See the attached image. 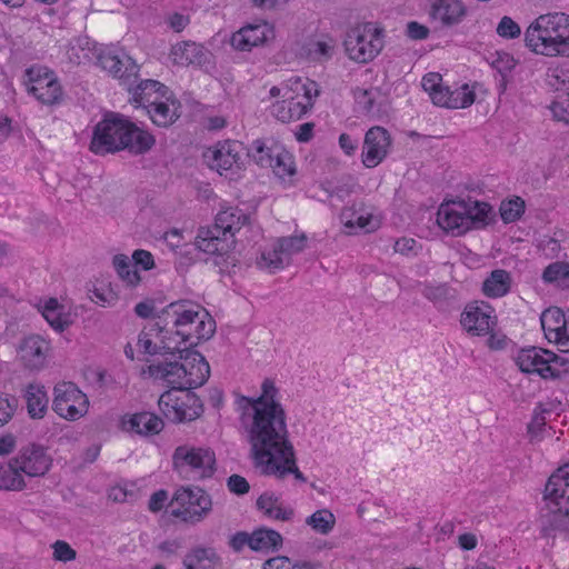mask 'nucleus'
I'll list each match as a JSON object with an SVG mask.
<instances>
[{
	"mask_svg": "<svg viewBox=\"0 0 569 569\" xmlns=\"http://www.w3.org/2000/svg\"><path fill=\"white\" fill-rule=\"evenodd\" d=\"M278 389L270 379H264L259 397L236 396L240 422L250 445V456L260 468L274 457H281L292 446L287 429V416L278 401Z\"/></svg>",
	"mask_w": 569,
	"mask_h": 569,
	"instance_id": "f257e3e1",
	"label": "nucleus"
},
{
	"mask_svg": "<svg viewBox=\"0 0 569 569\" xmlns=\"http://www.w3.org/2000/svg\"><path fill=\"white\" fill-rule=\"evenodd\" d=\"M157 333L173 332L181 342L209 340L216 332V321L201 306L188 300L171 302L158 315Z\"/></svg>",
	"mask_w": 569,
	"mask_h": 569,
	"instance_id": "f03ea898",
	"label": "nucleus"
},
{
	"mask_svg": "<svg viewBox=\"0 0 569 569\" xmlns=\"http://www.w3.org/2000/svg\"><path fill=\"white\" fill-rule=\"evenodd\" d=\"M174 358L148 366L144 373L154 380L171 386L174 390H189L201 387L210 376V366L197 350L178 345Z\"/></svg>",
	"mask_w": 569,
	"mask_h": 569,
	"instance_id": "7ed1b4c3",
	"label": "nucleus"
},
{
	"mask_svg": "<svg viewBox=\"0 0 569 569\" xmlns=\"http://www.w3.org/2000/svg\"><path fill=\"white\" fill-rule=\"evenodd\" d=\"M559 468L548 479L543 491V506L538 517L542 537L558 536L569 539V470Z\"/></svg>",
	"mask_w": 569,
	"mask_h": 569,
	"instance_id": "20e7f679",
	"label": "nucleus"
},
{
	"mask_svg": "<svg viewBox=\"0 0 569 569\" xmlns=\"http://www.w3.org/2000/svg\"><path fill=\"white\" fill-rule=\"evenodd\" d=\"M523 40L536 54L569 57V16L563 12L539 16L526 29Z\"/></svg>",
	"mask_w": 569,
	"mask_h": 569,
	"instance_id": "39448f33",
	"label": "nucleus"
},
{
	"mask_svg": "<svg viewBox=\"0 0 569 569\" xmlns=\"http://www.w3.org/2000/svg\"><path fill=\"white\" fill-rule=\"evenodd\" d=\"M248 220L249 217L239 208L220 211L213 226L199 229L194 244L204 253L223 256L233 247L234 233L248 223Z\"/></svg>",
	"mask_w": 569,
	"mask_h": 569,
	"instance_id": "423d86ee",
	"label": "nucleus"
},
{
	"mask_svg": "<svg viewBox=\"0 0 569 569\" xmlns=\"http://www.w3.org/2000/svg\"><path fill=\"white\" fill-rule=\"evenodd\" d=\"M170 515L181 521L196 525L203 521L212 509V499L199 487H181L170 503Z\"/></svg>",
	"mask_w": 569,
	"mask_h": 569,
	"instance_id": "0eeeda50",
	"label": "nucleus"
},
{
	"mask_svg": "<svg viewBox=\"0 0 569 569\" xmlns=\"http://www.w3.org/2000/svg\"><path fill=\"white\" fill-rule=\"evenodd\" d=\"M173 469L188 479H206L216 471V455L210 448L179 446L172 455Z\"/></svg>",
	"mask_w": 569,
	"mask_h": 569,
	"instance_id": "6e6552de",
	"label": "nucleus"
},
{
	"mask_svg": "<svg viewBox=\"0 0 569 569\" xmlns=\"http://www.w3.org/2000/svg\"><path fill=\"white\" fill-rule=\"evenodd\" d=\"M385 46L383 30L367 22L350 29L345 39L348 57L359 63L372 61Z\"/></svg>",
	"mask_w": 569,
	"mask_h": 569,
	"instance_id": "1a4fd4ad",
	"label": "nucleus"
},
{
	"mask_svg": "<svg viewBox=\"0 0 569 569\" xmlns=\"http://www.w3.org/2000/svg\"><path fill=\"white\" fill-rule=\"evenodd\" d=\"M53 411L61 418L76 421L87 415L89 399L73 382H60L53 389Z\"/></svg>",
	"mask_w": 569,
	"mask_h": 569,
	"instance_id": "9d476101",
	"label": "nucleus"
},
{
	"mask_svg": "<svg viewBox=\"0 0 569 569\" xmlns=\"http://www.w3.org/2000/svg\"><path fill=\"white\" fill-rule=\"evenodd\" d=\"M126 119L119 114H108L93 129L90 150L100 156L121 150Z\"/></svg>",
	"mask_w": 569,
	"mask_h": 569,
	"instance_id": "9b49d317",
	"label": "nucleus"
},
{
	"mask_svg": "<svg viewBox=\"0 0 569 569\" xmlns=\"http://www.w3.org/2000/svg\"><path fill=\"white\" fill-rule=\"evenodd\" d=\"M27 91L44 104L58 103L62 97L61 86L54 73L44 67L33 66L26 70Z\"/></svg>",
	"mask_w": 569,
	"mask_h": 569,
	"instance_id": "f8f14e48",
	"label": "nucleus"
},
{
	"mask_svg": "<svg viewBox=\"0 0 569 569\" xmlns=\"http://www.w3.org/2000/svg\"><path fill=\"white\" fill-rule=\"evenodd\" d=\"M392 139L387 129L380 126L370 128L363 139L361 161L366 168H376L388 156Z\"/></svg>",
	"mask_w": 569,
	"mask_h": 569,
	"instance_id": "ddd939ff",
	"label": "nucleus"
},
{
	"mask_svg": "<svg viewBox=\"0 0 569 569\" xmlns=\"http://www.w3.org/2000/svg\"><path fill=\"white\" fill-rule=\"evenodd\" d=\"M460 325L471 336H486L493 330L496 316L492 308L485 302H471L465 307Z\"/></svg>",
	"mask_w": 569,
	"mask_h": 569,
	"instance_id": "4468645a",
	"label": "nucleus"
},
{
	"mask_svg": "<svg viewBox=\"0 0 569 569\" xmlns=\"http://www.w3.org/2000/svg\"><path fill=\"white\" fill-rule=\"evenodd\" d=\"M52 465L51 457L47 453V449L38 443H29L22 447L18 455L13 458V466L29 476H44Z\"/></svg>",
	"mask_w": 569,
	"mask_h": 569,
	"instance_id": "2eb2a0df",
	"label": "nucleus"
},
{
	"mask_svg": "<svg viewBox=\"0 0 569 569\" xmlns=\"http://www.w3.org/2000/svg\"><path fill=\"white\" fill-rule=\"evenodd\" d=\"M98 63L104 71L128 87V90H131L132 84L137 82L139 66L128 56L120 58L110 50H102L98 54Z\"/></svg>",
	"mask_w": 569,
	"mask_h": 569,
	"instance_id": "dca6fc26",
	"label": "nucleus"
},
{
	"mask_svg": "<svg viewBox=\"0 0 569 569\" xmlns=\"http://www.w3.org/2000/svg\"><path fill=\"white\" fill-rule=\"evenodd\" d=\"M319 94L318 86L313 81L302 82L297 79L293 88L287 89L283 93L287 107H290V114L293 120L300 119L313 106L315 98Z\"/></svg>",
	"mask_w": 569,
	"mask_h": 569,
	"instance_id": "f3484780",
	"label": "nucleus"
},
{
	"mask_svg": "<svg viewBox=\"0 0 569 569\" xmlns=\"http://www.w3.org/2000/svg\"><path fill=\"white\" fill-rule=\"evenodd\" d=\"M465 202L452 200L440 204L437 212V223L446 232L461 236L468 231Z\"/></svg>",
	"mask_w": 569,
	"mask_h": 569,
	"instance_id": "a211bd4d",
	"label": "nucleus"
},
{
	"mask_svg": "<svg viewBox=\"0 0 569 569\" xmlns=\"http://www.w3.org/2000/svg\"><path fill=\"white\" fill-rule=\"evenodd\" d=\"M274 38L273 27L261 21L254 24H248L234 32L231 37V46L240 51H249L251 48L263 44Z\"/></svg>",
	"mask_w": 569,
	"mask_h": 569,
	"instance_id": "6ab92c4d",
	"label": "nucleus"
},
{
	"mask_svg": "<svg viewBox=\"0 0 569 569\" xmlns=\"http://www.w3.org/2000/svg\"><path fill=\"white\" fill-rule=\"evenodd\" d=\"M242 144L238 141L219 142L213 149L206 153L210 168L216 169L220 174L233 167L240 168Z\"/></svg>",
	"mask_w": 569,
	"mask_h": 569,
	"instance_id": "aec40b11",
	"label": "nucleus"
},
{
	"mask_svg": "<svg viewBox=\"0 0 569 569\" xmlns=\"http://www.w3.org/2000/svg\"><path fill=\"white\" fill-rule=\"evenodd\" d=\"M50 346L40 336L32 335L19 345L18 355L26 368L40 370L44 367Z\"/></svg>",
	"mask_w": 569,
	"mask_h": 569,
	"instance_id": "412c9836",
	"label": "nucleus"
},
{
	"mask_svg": "<svg viewBox=\"0 0 569 569\" xmlns=\"http://www.w3.org/2000/svg\"><path fill=\"white\" fill-rule=\"evenodd\" d=\"M546 349L530 347L521 349L517 357L516 363L522 372L537 373L542 378H549L555 370V366L548 362V356L543 353Z\"/></svg>",
	"mask_w": 569,
	"mask_h": 569,
	"instance_id": "4be33fe9",
	"label": "nucleus"
},
{
	"mask_svg": "<svg viewBox=\"0 0 569 569\" xmlns=\"http://www.w3.org/2000/svg\"><path fill=\"white\" fill-rule=\"evenodd\" d=\"M467 13L460 0H436L430 9V18L442 27H452L462 21Z\"/></svg>",
	"mask_w": 569,
	"mask_h": 569,
	"instance_id": "5701e85b",
	"label": "nucleus"
},
{
	"mask_svg": "<svg viewBox=\"0 0 569 569\" xmlns=\"http://www.w3.org/2000/svg\"><path fill=\"white\" fill-rule=\"evenodd\" d=\"M164 417L171 422L191 421L198 417V411L190 408L187 402L172 391L163 392L158 401Z\"/></svg>",
	"mask_w": 569,
	"mask_h": 569,
	"instance_id": "b1692460",
	"label": "nucleus"
},
{
	"mask_svg": "<svg viewBox=\"0 0 569 569\" xmlns=\"http://www.w3.org/2000/svg\"><path fill=\"white\" fill-rule=\"evenodd\" d=\"M121 150H128L133 154L148 152L156 143L154 137L148 131L137 127L126 119L124 132H122Z\"/></svg>",
	"mask_w": 569,
	"mask_h": 569,
	"instance_id": "393cba45",
	"label": "nucleus"
},
{
	"mask_svg": "<svg viewBox=\"0 0 569 569\" xmlns=\"http://www.w3.org/2000/svg\"><path fill=\"white\" fill-rule=\"evenodd\" d=\"M169 58L177 66H201L206 62L207 52L201 44L181 41L171 47Z\"/></svg>",
	"mask_w": 569,
	"mask_h": 569,
	"instance_id": "a878e982",
	"label": "nucleus"
},
{
	"mask_svg": "<svg viewBox=\"0 0 569 569\" xmlns=\"http://www.w3.org/2000/svg\"><path fill=\"white\" fill-rule=\"evenodd\" d=\"M281 457H274L272 461L264 463L260 467L262 473L277 476L283 478L288 473H292L295 478L301 482H306L307 479L296 465V456L293 446L289 450H284L280 453Z\"/></svg>",
	"mask_w": 569,
	"mask_h": 569,
	"instance_id": "bb28decb",
	"label": "nucleus"
},
{
	"mask_svg": "<svg viewBox=\"0 0 569 569\" xmlns=\"http://www.w3.org/2000/svg\"><path fill=\"white\" fill-rule=\"evenodd\" d=\"M132 91V103L144 110L154 104L157 100L166 98L167 88L156 80L140 81Z\"/></svg>",
	"mask_w": 569,
	"mask_h": 569,
	"instance_id": "cd10ccee",
	"label": "nucleus"
},
{
	"mask_svg": "<svg viewBox=\"0 0 569 569\" xmlns=\"http://www.w3.org/2000/svg\"><path fill=\"white\" fill-rule=\"evenodd\" d=\"M184 569H217L221 559L211 547H194L183 558Z\"/></svg>",
	"mask_w": 569,
	"mask_h": 569,
	"instance_id": "c85d7f7f",
	"label": "nucleus"
},
{
	"mask_svg": "<svg viewBox=\"0 0 569 569\" xmlns=\"http://www.w3.org/2000/svg\"><path fill=\"white\" fill-rule=\"evenodd\" d=\"M540 321L546 335L553 333L556 341L561 346V341L569 332V316L566 317L559 308L555 307L545 310Z\"/></svg>",
	"mask_w": 569,
	"mask_h": 569,
	"instance_id": "c756f323",
	"label": "nucleus"
},
{
	"mask_svg": "<svg viewBox=\"0 0 569 569\" xmlns=\"http://www.w3.org/2000/svg\"><path fill=\"white\" fill-rule=\"evenodd\" d=\"M156 326L150 329V331L154 330ZM137 346L141 352L144 355L156 356L161 355L166 356V358H174L176 349H178V345L171 343V338H167L166 336H161L160 343H156L152 340V333L141 331L138 336Z\"/></svg>",
	"mask_w": 569,
	"mask_h": 569,
	"instance_id": "7c9ffc66",
	"label": "nucleus"
},
{
	"mask_svg": "<svg viewBox=\"0 0 569 569\" xmlns=\"http://www.w3.org/2000/svg\"><path fill=\"white\" fill-rule=\"evenodd\" d=\"M123 426L138 435H157L163 428V421L151 412H140L131 416L128 421H123Z\"/></svg>",
	"mask_w": 569,
	"mask_h": 569,
	"instance_id": "2f4dec72",
	"label": "nucleus"
},
{
	"mask_svg": "<svg viewBox=\"0 0 569 569\" xmlns=\"http://www.w3.org/2000/svg\"><path fill=\"white\" fill-rule=\"evenodd\" d=\"M511 283L512 279L507 270L496 269L482 282V292L488 298H500L510 291Z\"/></svg>",
	"mask_w": 569,
	"mask_h": 569,
	"instance_id": "473e14b6",
	"label": "nucleus"
},
{
	"mask_svg": "<svg viewBox=\"0 0 569 569\" xmlns=\"http://www.w3.org/2000/svg\"><path fill=\"white\" fill-rule=\"evenodd\" d=\"M257 508L272 519L289 521L293 517V509L282 506L279 497L272 492H264L257 499Z\"/></svg>",
	"mask_w": 569,
	"mask_h": 569,
	"instance_id": "72a5a7b5",
	"label": "nucleus"
},
{
	"mask_svg": "<svg viewBox=\"0 0 569 569\" xmlns=\"http://www.w3.org/2000/svg\"><path fill=\"white\" fill-rule=\"evenodd\" d=\"M151 121L158 127H169L178 118V104L174 101L169 103V100L159 99L154 104L146 109Z\"/></svg>",
	"mask_w": 569,
	"mask_h": 569,
	"instance_id": "f704fd0d",
	"label": "nucleus"
},
{
	"mask_svg": "<svg viewBox=\"0 0 569 569\" xmlns=\"http://www.w3.org/2000/svg\"><path fill=\"white\" fill-rule=\"evenodd\" d=\"M282 536L272 529L259 528L252 532L251 550L269 552L278 550L282 546Z\"/></svg>",
	"mask_w": 569,
	"mask_h": 569,
	"instance_id": "c9c22d12",
	"label": "nucleus"
},
{
	"mask_svg": "<svg viewBox=\"0 0 569 569\" xmlns=\"http://www.w3.org/2000/svg\"><path fill=\"white\" fill-rule=\"evenodd\" d=\"M28 413L33 419L44 416L48 408V397L43 387L29 385L26 391Z\"/></svg>",
	"mask_w": 569,
	"mask_h": 569,
	"instance_id": "e433bc0d",
	"label": "nucleus"
},
{
	"mask_svg": "<svg viewBox=\"0 0 569 569\" xmlns=\"http://www.w3.org/2000/svg\"><path fill=\"white\" fill-rule=\"evenodd\" d=\"M546 80L548 86L559 93L558 98L569 112V70L563 68L549 70Z\"/></svg>",
	"mask_w": 569,
	"mask_h": 569,
	"instance_id": "4c0bfd02",
	"label": "nucleus"
},
{
	"mask_svg": "<svg viewBox=\"0 0 569 569\" xmlns=\"http://www.w3.org/2000/svg\"><path fill=\"white\" fill-rule=\"evenodd\" d=\"M460 201L465 202V217L467 218L468 230L486 224V220L491 210V207L487 202L472 200L471 198L461 199Z\"/></svg>",
	"mask_w": 569,
	"mask_h": 569,
	"instance_id": "58836bf2",
	"label": "nucleus"
},
{
	"mask_svg": "<svg viewBox=\"0 0 569 569\" xmlns=\"http://www.w3.org/2000/svg\"><path fill=\"white\" fill-rule=\"evenodd\" d=\"M21 469L13 466V458L7 465H0V490L21 491L26 488V481Z\"/></svg>",
	"mask_w": 569,
	"mask_h": 569,
	"instance_id": "ea45409f",
	"label": "nucleus"
},
{
	"mask_svg": "<svg viewBox=\"0 0 569 569\" xmlns=\"http://www.w3.org/2000/svg\"><path fill=\"white\" fill-rule=\"evenodd\" d=\"M341 220L346 228H358L365 232L375 231L379 226L378 221L372 217V214H360L352 208H347L342 211Z\"/></svg>",
	"mask_w": 569,
	"mask_h": 569,
	"instance_id": "a19ab883",
	"label": "nucleus"
},
{
	"mask_svg": "<svg viewBox=\"0 0 569 569\" xmlns=\"http://www.w3.org/2000/svg\"><path fill=\"white\" fill-rule=\"evenodd\" d=\"M542 279L547 283H552L559 288H569V263L553 262L550 263L542 272Z\"/></svg>",
	"mask_w": 569,
	"mask_h": 569,
	"instance_id": "79ce46f5",
	"label": "nucleus"
},
{
	"mask_svg": "<svg viewBox=\"0 0 569 569\" xmlns=\"http://www.w3.org/2000/svg\"><path fill=\"white\" fill-rule=\"evenodd\" d=\"M282 146L273 143L268 147L263 142L257 140L253 142L252 148L249 150L248 154L253 159V161L262 167L269 168L274 160V154L281 149Z\"/></svg>",
	"mask_w": 569,
	"mask_h": 569,
	"instance_id": "37998d69",
	"label": "nucleus"
},
{
	"mask_svg": "<svg viewBox=\"0 0 569 569\" xmlns=\"http://www.w3.org/2000/svg\"><path fill=\"white\" fill-rule=\"evenodd\" d=\"M336 51V41L331 37H322L309 44L308 56L311 60L323 62L330 60Z\"/></svg>",
	"mask_w": 569,
	"mask_h": 569,
	"instance_id": "c03bdc74",
	"label": "nucleus"
},
{
	"mask_svg": "<svg viewBox=\"0 0 569 569\" xmlns=\"http://www.w3.org/2000/svg\"><path fill=\"white\" fill-rule=\"evenodd\" d=\"M112 263L118 276L127 282V284L134 287L141 281L140 274L136 270L134 264L131 263L130 259L126 254H116Z\"/></svg>",
	"mask_w": 569,
	"mask_h": 569,
	"instance_id": "a18cd8bd",
	"label": "nucleus"
},
{
	"mask_svg": "<svg viewBox=\"0 0 569 569\" xmlns=\"http://www.w3.org/2000/svg\"><path fill=\"white\" fill-rule=\"evenodd\" d=\"M306 523L320 535H328L332 531L336 517L328 509H321L313 512L306 519Z\"/></svg>",
	"mask_w": 569,
	"mask_h": 569,
	"instance_id": "49530a36",
	"label": "nucleus"
},
{
	"mask_svg": "<svg viewBox=\"0 0 569 569\" xmlns=\"http://www.w3.org/2000/svg\"><path fill=\"white\" fill-rule=\"evenodd\" d=\"M273 163L269 167L272 172L279 178L284 180L287 177H292L296 173L293 157L283 147L279 153L274 154Z\"/></svg>",
	"mask_w": 569,
	"mask_h": 569,
	"instance_id": "de8ad7c7",
	"label": "nucleus"
},
{
	"mask_svg": "<svg viewBox=\"0 0 569 569\" xmlns=\"http://www.w3.org/2000/svg\"><path fill=\"white\" fill-rule=\"evenodd\" d=\"M422 295L426 299L435 305H442L447 301L455 300L457 291L447 283L440 284H425Z\"/></svg>",
	"mask_w": 569,
	"mask_h": 569,
	"instance_id": "09e8293b",
	"label": "nucleus"
},
{
	"mask_svg": "<svg viewBox=\"0 0 569 569\" xmlns=\"http://www.w3.org/2000/svg\"><path fill=\"white\" fill-rule=\"evenodd\" d=\"M288 263V259L280 252L277 244L271 250L262 252L257 261L260 269L268 270L271 273L282 269Z\"/></svg>",
	"mask_w": 569,
	"mask_h": 569,
	"instance_id": "8fccbe9b",
	"label": "nucleus"
},
{
	"mask_svg": "<svg viewBox=\"0 0 569 569\" xmlns=\"http://www.w3.org/2000/svg\"><path fill=\"white\" fill-rule=\"evenodd\" d=\"M61 307L56 299H50L43 307L42 316L57 331H63L69 322L62 317Z\"/></svg>",
	"mask_w": 569,
	"mask_h": 569,
	"instance_id": "3c124183",
	"label": "nucleus"
},
{
	"mask_svg": "<svg viewBox=\"0 0 569 569\" xmlns=\"http://www.w3.org/2000/svg\"><path fill=\"white\" fill-rule=\"evenodd\" d=\"M307 242L306 234L300 236H291V237H282L277 240V246L280 249V252L288 259V262H290V257L292 254L301 252Z\"/></svg>",
	"mask_w": 569,
	"mask_h": 569,
	"instance_id": "603ef678",
	"label": "nucleus"
},
{
	"mask_svg": "<svg viewBox=\"0 0 569 569\" xmlns=\"http://www.w3.org/2000/svg\"><path fill=\"white\" fill-rule=\"evenodd\" d=\"M448 97L449 109L467 108L475 101V93L473 91L469 90L467 84L461 86L455 90H450V94Z\"/></svg>",
	"mask_w": 569,
	"mask_h": 569,
	"instance_id": "864d4df0",
	"label": "nucleus"
},
{
	"mask_svg": "<svg viewBox=\"0 0 569 569\" xmlns=\"http://www.w3.org/2000/svg\"><path fill=\"white\" fill-rule=\"evenodd\" d=\"M546 410L536 409L530 423L528 425V435L531 443L538 442L542 439V432L546 427Z\"/></svg>",
	"mask_w": 569,
	"mask_h": 569,
	"instance_id": "5fc2aeb1",
	"label": "nucleus"
},
{
	"mask_svg": "<svg viewBox=\"0 0 569 569\" xmlns=\"http://www.w3.org/2000/svg\"><path fill=\"white\" fill-rule=\"evenodd\" d=\"M496 31L503 39H515L521 34L520 26L510 17L505 16L500 19Z\"/></svg>",
	"mask_w": 569,
	"mask_h": 569,
	"instance_id": "6e6d98bb",
	"label": "nucleus"
},
{
	"mask_svg": "<svg viewBox=\"0 0 569 569\" xmlns=\"http://www.w3.org/2000/svg\"><path fill=\"white\" fill-rule=\"evenodd\" d=\"M523 211V202L519 200H510L502 202L500 207V216L505 222H513L520 218Z\"/></svg>",
	"mask_w": 569,
	"mask_h": 569,
	"instance_id": "4d7b16f0",
	"label": "nucleus"
},
{
	"mask_svg": "<svg viewBox=\"0 0 569 569\" xmlns=\"http://www.w3.org/2000/svg\"><path fill=\"white\" fill-rule=\"evenodd\" d=\"M90 300L101 307L113 306L118 296L108 287L94 288L89 296Z\"/></svg>",
	"mask_w": 569,
	"mask_h": 569,
	"instance_id": "13d9d810",
	"label": "nucleus"
},
{
	"mask_svg": "<svg viewBox=\"0 0 569 569\" xmlns=\"http://www.w3.org/2000/svg\"><path fill=\"white\" fill-rule=\"evenodd\" d=\"M546 356H548V362L555 366V370H552V375L549 378H559L562 373L569 372V358L566 356L556 355L549 350L543 351Z\"/></svg>",
	"mask_w": 569,
	"mask_h": 569,
	"instance_id": "bf43d9fd",
	"label": "nucleus"
},
{
	"mask_svg": "<svg viewBox=\"0 0 569 569\" xmlns=\"http://www.w3.org/2000/svg\"><path fill=\"white\" fill-rule=\"evenodd\" d=\"M53 558L58 561L68 562L76 559L77 552L69 543L58 540L53 543Z\"/></svg>",
	"mask_w": 569,
	"mask_h": 569,
	"instance_id": "052dcab7",
	"label": "nucleus"
},
{
	"mask_svg": "<svg viewBox=\"0 0 569 569\" xmlns=\"http://www.w3.org/2000/svg\"><path fill=\"white\" fill-rule=\"evenodd\" d=\"M356 100L366 114L375 113V96L372 90H357Z\"/></svg>",
	"mask_w": 569,
	"mask_h": 569,
	"instance_id": "680f3d73",
	"label": "nucleus"
},
{
	"mask_svg": "<svg viewBox=\"0 0 569 569\" xmlns=\"http://www.w3.org/2000/svg\"><path fill=\"white\" fill-rule=\"evenodd\" d=\"M227 487L230 492L238 495V496L246 495L250 490L249 482L247 481V479L244 477H242L240 475H231L227 479Z\"/></svg>",
	"mask_w": 569,
	"mask_h": 569,
	"instance_id": "e2e57ef3",
	"label": "nucleus"
},
{
	"mask_svg": "<svg viewBox=\"0 0 569 569\" xmlns=\"http://www.w3.org/2000/svg\"><path fill=\"white\" fill-rule=\"evenodd\" d=\"M17 408V400L0 396V426L8 423Z\"/></svg>",
	"mask_w": 569,
	"mask_h": 569,
	"instance_id": "0e129e2a",
	"label": "nucleus"
},
{
	"mask_svg": "<svg viewBox=\"0 0 569 569\" xmlns=\"http://www.w3.org/2000/svg\"><path fill=\"white\" fill-rule=\"evenodd\" d=\"M182 547L183 545L181 539H169L160 542L157 546V549L162 558H170L176 556Z\"/></svg>",
	"mask_w": 569,
	"mask_h": 569,
	"instance_id": "69168bd1",
	"label": "nucleus"
},
{
	"mask_svg": "<svg viewBox=\"0 0 569 569\" xmlns=\"http://www.w3.org/2000/svg\"><path fill=\"white\" fill-rule=\"evenodd\" d=\"M252 533L246 531H239L234 533L229 541L230 547L236 551H241L246 546L251 549Z\"/></svg>",
	"mask_w": 569,
	"mask_h": 569,
	"instance_id": "338daca9",
	"label": "nucleus"
},
{
	"mask_svg": "<svg viewBox=\"0 0 569 569\" xmlns=\"http://www.w3.org/2000/svg\"><path fill=\"white\" fill-rule=\"evenodd\" d=\"M263 569H301L299 565H292L288 557L279 556L263 563Z\"/></svg>",
	"mask_w": 569,
	"mask_h": 569,
	"instance_id": "774afa93",
	"label": "nucleus"
}]
</instances>
